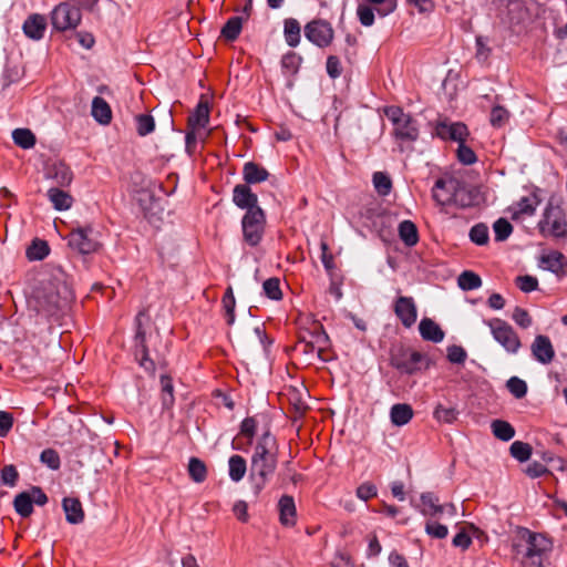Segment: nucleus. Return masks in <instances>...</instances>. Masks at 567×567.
<instances>
[{
    "label": "nucleus",
    "mask_w": 567,
    "mask_h": 567,
    "mask_svg": "<svg viewBox=\"0 0 567 567\" xmlns=\"http://www.w3.org/2000/svg\"><path fill=\"white\" fill-rule=\"evenodd\" d=\"M92 116L100 124L106 125L112 120V111L107 102L100 96H95L92 101Z\"/></svg>",
    "instance_id": "bb28decb"
},
{
    "label": "nucleus",
    "mask_w": 567,
    "mask_h": 567,
    "mask_svg": "<svg viewBox=\"0 0 567 567\" xmlns=\"http://www.w3.org/2000/svg\"><path fill=\"white\" fill-rule=\"evenodd\" d=\"M235 305L236 300L233 293L231 287H228L223 297V307L225 309L226 320L228 324H233L235 321Z\"/></svg>",
    "instance_id": "8fccbe9b"
},
{
    "label": "nucleus",
    "mask_w": 567,
    "mask_h": 567,
    "mask_svg": "<svg viewBox=\"0 0 567 567\" xmlns=\"http://www.w3.org/2000/svg\"><path fill=\"white\" fill-rule=\"evenodd\" d=\"M516 286L523 291V292H532L537 289L538 287V280L536 277L525 275V276H518L516 278Z\"/></svg>",
    "instance_id": "052dcab7"
},
{
    "label": "nucleus",
    "mask_w": 567,
    "mask_h": 567,
    "mask_svg": "<svg viewBox=\"0 0 567 567\" xmlns=\"http://www.w3.org/2000/svg\"><path fill=\"white\" fill-rule=\"evenodd\" d=\"M551 548L553 544L547 537L525 527L517 529L512 544L513 553L523 567H546L544 563Z\"/></svg>",
    "instance_id": "7ed1b4c3"
},
{
    "label": "nucleus",
    "mask_w": 567,
    "mask_h": 567,
    "mask_svg": "<svg viewBox=\"0 0 567 567\" xmlns=\"http://www.w3.org/2000/svg\"><path fill=\"white\" fill-rule=\"evenodd\" d=\"M425 532L433 538L443 539L447 536L449 529L445 525L429 520L425 524Z\"/></svg>",
    "instance_id": "bf43d9fd"
},
{
    "label": "nucleus",
    "mask_w": 567,
    "mask_h": 567,
    "mask_svg": "<svg viewBox=\"0 0 567 567\" xmlns=\"http://www.w3.org/2000/svg\"><path fill=\"white\" fill-rule=\"evenodd\" d=\"M462 193L458 181L453 177L439 178L432 189L433 199L442 206L451 203L460 204L462 207L470 206L471 199L460 198Z\"/></svg>",
    "instance_id": "423d86ee"
},
{
    "label": "nucleus",
    "mask_w": 567,
    "mask_h": 567,
    "mask_svg": "<svg viewBox=\"0 0 567 567\" xmlns=\"http://www.w3.org/2000/svg\"><path fill=\"white\" fill-rule=\"evenodd\" d=\"M511 455L519 462H526L532 455V447L528 443L522 441H515L512 443Z\"/></svg>",
    "instance_id": "de8ad7c7"
},
{
    "label": "nucleus",
    "mask_w": 567,
    "mask_h": 567,
    "mask_svg": "<svg viewBox=\"0 0 567 567\" xmlns=\"http://www.w3.org/2000/svg\"><path fill=\"white\" fill-rule=\"evenodd\" d=\"M285 39L289 47L295 48L300 42V24L296 19L289 18L285 20Z\"/></svg>",
    "instance_id": "e433bc0d"
},
{
    "label": "nucleus",
    "mask_w": 567,
    "mask_h": 567,
    "mask_svg": "<svg viewBox=\"0 0 567 567\" xmlns=\"http://www.w3.org/2000/svg\"><path fill=\"white\" fill-rule=\"evenodd\" d=\"M209 113L208 101L202 99L187 118V128L197 131L206 128L209 123Z\"/></svg>",
    "instance_id": "a211bd4d"
},
{
    "label": "nucleus",
    "mask_w": 567,
    "mask_h": 567,
    "mask_svg": "<svg viewBox=\"0 0 567 567\" xmlns=\"http://www.w3.org/2000/svg\"><path fill=\"white\" fill-rule=\"evenodd\" d=\"M357 496L362 501H369L377 496V487L372 483H363L357 488Z\"/></svg>",
    "instance_id": "774afa93"
},
{
    "label": "nucleus",
    "mask_w": 567,
    "mask_h": 567,
    "mask_svg": "<svg viewBox=\"0 0 567 567\" xmlns=\"http://www.w3.org/2000/svg\"><path fill=\"white\" fill-rule=\"evenodd\" d=\"M69 246L83 255L95 252L100 243L93 236L92 227H79L72 229L69 235Z\"/></svg>",
    "instance_id": "9d476101"
},
{
    "label": "nucleus",
    "mask_w": 567,
    "mask_h": 567,
    "mask_svg": "<svg viewBox=\"0 0 567 567\" xmlns=\"http://www.w3.org/2000/svg\"><path fill=\"white\" fill-rule=\"evenodd\" d=\"M229 477L234 482H239L244 478L247 472L246 460L240 455H231L228 461Z\"/></svg>",
    "instance_id": "72a5a7b5"
},
{
    "label": "nucleus",
    "mask_w": 567,
    "mask_h": 567,
    "mask_svg": "<svg viewBox=\"0 0 567 567\" xmlns=\"http://www.w3.org/2000/svg\"><path fill=\"white\" fill-rule=\"evenodd\" d=\"M311 340L301 339L299 346H303V352H317L320 354L329 344V337L322 327H317L311 334Z\"/></svg>",
    "instance_id": "412c9836"
},
{
    "label": "nucleus",
    "mask_w": 567,
    "mask_h": 567,
    "mask_svg": "<svg viewBox=\"0 0 567 567\" xmlns=\"http://www.w3.org/2000/svg\"><path fill=\"white\" fill-rule=\"evenodd\" d=\"M188 474L195 483H203L207 477V467L202 460L190 457L188 462Z\"/></svg>",
    "instance_id": "37998d69"
},
{
    "label": "nucleus",
    "mask_w": 567,
    "mask_h": 567,
    "mask_svg": "<svg viewBox=\"0 0 567 567\" xmlns=\"http://www.w3.org/2000/svg\"><path fill=\"white\" fill-rule=\"evenodd\" d=\"M413 417V409L406 403H398L391 408L390 419L396 426L408 424Z\"/></svg>",
    "instance_id": "cd10ccee"
},
{
    "label": "nucleus",
    "mask_w": 567,
    "mask_h": 567,
    "mask_svg": "<svg viewBox=\"0 0 567 567\" xmlns=\"http://www.w3.org/2000/svg\"><path fill=\"white\" fill-rule=\"evenodd\" d=\"M435 131L436 135L442 140H452L457 143L461 142L462 140H466L468 135L467 126L461 122H439Z\"/></svg>",
    "instance_id": "dca6fc26"
},
{
    "label": "nucleus",
    "mask_w": 567,
    "mask_h": 567,
    "mask_svg": "<svg viewBox=\"0 0 567 567\" xmlns=\"http://www.w3.org/2000/svg\"><path fill=\"white\" fill-rule=\"evenodd\" d=\"M81 11L79 8L68 2L58 4L51 13V23L56 31H66L75 29L81 22Z\"/></svg>",
    "instance_id": "1a4fd4ad"
},
{
    "label": "nucleus",
    "mask_w": 567,
    "mask_h": 567,
    "mask_svg": "<svg viewBox=\"0 0 567 567\" xmlns=\"http://www.w3.org/2000/svg\"><path fill=\"white\" fill-rule=\"evenodd\" d=\"M302 58L293 52L289 51L281 58V69L282 72L287 75H295L298 73L299 68L301 65Z\"/></svg>",
    "instance_id": "4c0bfd02"
},
{
    "label": "nucleus",
    "mask_w": 567,
    "mask_h": 567,
    "mask_svg": "<svg viewBox=\"0 0 567 567\" xmlns=\"http://www.w3.org/2000/svg\"><path fill=\"white\" fill-rule=\"evenodd\" d=\"M421 513L424 516L435 517L442 514V504L439 497L427 492L421 495Z\"/></svg>",
    "instance_id": "c85d7f7f"
},
{
    "label": "nucleus",
    "mask_w": 567,
    "mask_h": 567,
    "mask_svg": "<svg viewBox=\"0 0 567 567\" xmlns=\"http://www.w3.org/2000/svg\"><path fill=\"white\" fill-rule=\"evenodd\" d=\"M244 18L239 16L231 17L221 28L220 34L226 41H235L243 29Z\"/></svg>",
    "instance_id": "473e14b6"
},
{
    "label": "nucleus",
    "mask_w": 567,
    "mask_h": 567,
    "mask_svg": "<svg viewBox=\"0 0 567 567\" xmlns=\"http://www.w3.org/2000/svg\"><path fill=\"white\" fill-rule=\"evenodd\" d=\"M62 506L65 513V518L70 524H80L84 519V512L82 504L78 498L64 497Z\"/></svg>",
    "instance_id": "b1692460"
},
{
    "label": "nucleus",
    "mask_w": 567,
    "mask_h": 567,
    "mask_svg": "<svg viewBox=\"0 0 567 567\" xmlns=\"http://www.w3.org/2000/svg\"><path fill=\"white\" fill-rule=\"evenodd\" d=\"M73 300L71 288L63 281H50L39 289L30 301L32 308L48 319L58 320Z\"/></svg>",
    "instance_id": "f03ea898"
},
{
    "label": "nucleus",
    "mask_w": 567,
    "mask_h": 567,
    "mask_svg": "<svg viewBox=\"0 0 567 567\" xmlns=\"http://www.w3.org/2000/svg\"><path fill=\"white\" fill-rule=\"evenodd\" d=\"M538 227L545 236L567 238V217L563 208L561 197L550 196Z\"/></svg>",
    "instance_id": "20e7f679"
},
{
    "label": "nucleus",
    "mask_w": 567,
    "mask_h": 567,
    "mask_svg": "<svg viewBox=\"0 0 567 567\" xmlns=\"http://www.w3.org/2000/svg\"><path fill=\"white\" fill-rule=\"evenodd\" d=\"M421 337L434 343L441 342L444 339V331L441 327L430 318H423L419 324Z\"/></svg>",
    "instance_id": "4be33fe9"
},
{
    "label": "nucleus",
    "mask_w": 567,
    "mask_h": 567,
    "mask_svg": "<svg viewBox=\"0 0 567 567\" xmlns=\"http://www.w3.org/2000/svg\"><path fill=\"white\" fill-rule=\"evenodd\" d=\"M357 12L361 24H363L364 27H370L373 24L374 13L370 7L360 4L358 7Z\"/></svg>",
    "instance_id": "69168bd1"
},
{
    "label": "nucleus",
    "mask_w": 567,
    "mask_h": 567,
    "mask_svg": "<svg viewBox=\"0 0 567 567\" xmlns=\"http://www.w3.org/2000/svg\"><path fill=\"white\" fill-rule=\"evenodd\" d=\"M256 429L257 421L255 420V417H246L243 420L240 424V434L247 436L249 441H251L256 434Z\"/></svg>",
    "instance_id": "338daca9"
},
{
    "label": "nucleus",
    "mask_w": 567,
    "mask_h": 567,
    "mask_svg": "<svg viewBox=\"0 0 567 567\" xmlns=\"http://www.w3.org/2000/svg\"><path fill=\"white\" fill-rule=\"evenodd\" d=\"M457 416L458 411L454 406H445L442 403H437L433 411V417L440 423L452 424Z\"/></svg>",
    "instance_id": "a19ab883"
},
{
    "label": "nucleus",
    "mask_w": 567,
    "mask_h": 567,
    "mask_svg": "<svg viewBox=\"0 0 567 567\" xmlns=\"http://www.w3.org/2000/svg\"><path fill=\"white\" fill-rule=\"evenodd\" d=\"M136 131L140 136H146L155 130V121L152 115L140 114L136 116Z\"/></svg>",
    "instance_id": "3c124183"
},
{
    "label": "nucleus",
    "mask_w": 567,
    "mask_h": 567,
    "mask_svg": "<svg viewBox=\"0 0 567 567\" xmlns=\"http://www.w3.org/2000/svg\"><path fill=\"white\" fill-rule=\"evenodd\" d=\"M466 351L461 346H451L447 349V359L452 363H463L466 360Z\"/></svg>",
    "instance_id": "e2e57ef3"
},
{
    "label": "nucleus",
    "mask_w": 567,
    "mask_h": 567,
    "mask_svg": "<svg viewBox=\"0 0 567 567\" xmlns=\"http://www.w3.org/2000/svg\"><path fill=\"white\" fill-rule=\"evenodd\" d=\"M430 363L426 354L409 348H401L391 357L392 367L405 374H414L422 369H427Z\"/></svg>",
    "instance_id": "39448f33"
},
{
    "label": "nucleus",
    "mask_w": 567,
    "mask_h": 567,
    "mask_svg": "<svg viewBox=\"0 0 567 567\" xmlns=\"http://www.w3.org/2000/svg\"><path fill=\"white\" fill-rule=\"evenodd\" d=\"M399 236L408 247H413L419 241L417 228L411 220H403L400 223Z\"/></svg>",
    "instance_id": "2f4dec72"
},
{
    "label": "nucleus",
    "mask_w": 567,
    "mask_h": 567,
    "mask_svg": "<svg viewBox=\"0 0 567 567\" xmlns=\"http://www.w3.org/2000/svg\"><path fill=\"white\" fill-rule=\"evenodd\" d=\"M466 140L458 142L457 158L464 165H472L477 161L474 151L465 144Z\"/></svg>",
    "instance_id": "4d7b16f0"
},
{
    "label": "nucleus",
    "mask_w": 567,
    "mask_h": 567,
    "mask_svg": "<svg viewBox=\"0 0 567 567\" xmlns=\"http://www.w3.org/2000/svg\"><path fill=\"white\" fill-rule=\"evenodd\" d=\"M266 225V216L261 208H255L246 212L241 220L244 241L255 247L264 236Z\"/></svg>",
    "instance_id": "6e6552de"
},
{
    "label": "nucleus",
    "mask_w": 567,
    "mask_h": 567,
    "mask_svg": "<svg viewBox=\"0 0 567 567\" xmlns=\"http://www.w3.org/2000/svg\"><path fill=\"white\" fill-rule=\"evenodd\" d=\"M393 134L396 140L402 142H414L419 137V128L415 120L409 115L406 118H401V122L394 125Z\"/></svg>",
    "instance_id": "aec40b11"
},
{
    "label": "nucleus",
    "mask_w": 567,
    "mask_h": 567,
    "mask_svg": "<svg viewBox=\"0 0 567 567\" xmlns=\"http://www.w3.org/2000/svg\"><path fill=\"white\" fill-rule=\"evenodd\" d=\"M506 386L516 399H522L527 393L526 382L518 377L509 378L506 382Z\"/></svg>",
    "instance_id": "864d4df0"
},
{
    "label": "nucleus",
    "mask_w": 567,
    "mask_h": 567,
    "mask_svg": "<svg viewBox=\"0 0 567 567\" xmlns=\"http://www.w3.org/2000/svg\"><path fill=\"white\" fill-rule=\"evenodd\" d=\"M49 252L50 247L47 241L34 239L28 247L25 254L29 260H42L49 255Z\"/></svg>",
    "instance_id": "79ce46f5"
},
{
    "label": "nucleus",
    "mask_w": 567,
    "mask_h": 567,
    "mask_svg": "<svg viewBox=\"0 0 567 567\" xmlns=\"http://www.w3.org/2000/svg\"><path fill=\"white\" fill-rule=\"evenodd\" d=\"M48 175L60 186H69L73 179L70 167L62 162L54 163L49 168Z\"/></svg>",
    "instance_id": "a878e982"
},
{
    "label": "nucleus",
    "mask_w": 567,
    "mask_h": 567,
    "mask_svg": "<svg viewBox=\"0 0 567 567\" xmlns=\"http://www.w3.org/2000/svg\"><path fill=\"white\" fill-rule=\"evenodd\" d=\"M539 267L561 278L567 275V258L560 251L551 250L542 255Z\"/></svg>",
    "instance_id": "2eb2a0df"
},
{
    "label": "nucleus",
    "mask_w": 567,
    "mask_h": 567,
    "mask_svg": "<svg viewBox=\"0 0 567 567\" xmlns=\"http://www.w3.org/2000/svg\"><path fill=\"white\" fill-rule=\"evenodd\" d=\"M12 140L16 145L23 150L32 148L35 145V135L29 128H16L12 132Z\"/></svg>",
    "instance_id": "58836bf2"
},
{
    "label": "nucleus",
    "mask_w": 567,
    "mask_h": 567,
    "mask_svg": "<svg viewBox=\"0 0 567 567\" xmlns=\"http://www.w3.org/2000/svg\"><path fill=\"white\" fill-rule=\"evenodd\" d=\"M47 29V19L40 13L29 16L23 22L22 30L24 34L32 40H40Z\"/></svg>",
    "instance_id": "6ab92c4d"
},
{
    "label": "nucleus",
    "mask_w": 567,
    "mask_h": 567,
    "mask_svg": "<svg viewBox=\"0 0 567 567\" xmlns=\"http://www.w3.org/2000/svg\"><path fill=\"white\" fill-rule=\"evenodd\" d=\"M470 239L478 246L486 245L489 239L488 227L483 223L474 225L470 230Z\"/></svg>",
    "instance_id": "49530a36"
},
{
    "label": "nucleus",
    "mask_w": 567,
    "mask_h": 567,
    "mask_svg": "<svg viewBox=\"0 0 567 567\" xmlns=\"http://www.w3.org/2000/svg\"><path fill=\"white\" fill-rule=\"evenodd\" d=\"M494 340L509 354L518 353L522 348L520 339L513 327L506 321L495 318L486 321Z\"/></svg>",
    "instance_id": "0eeeda50"
},
{
    "label": "nucleus",
    "mask_w": 567,
    "mask_h": 567,
    "mask_svg": "<svg viewBox=\"0 0 567 567\" xmlns=\"http://www.w3.org/2000/svg\"><path fill=\"white\" fill-rule=\"evenodd\" d=\"M512 319L517 326H519L523 329L529 328L533 322L528 311L519 307H516L514 309Z\"/></svg>",
    "instance_id": "680f3d73"
},
{
    "label": "nucleus",
    "mask_w": 567,
    "mask_h": 567,
    "mask_svg": "<svg viewBox=\"0 0 567 567\" xmlns=\"http://www.w3.org/2000/svg\"><path fill=\"white\" fill-rule=\"evenodd\" d=\"M40 461L51 470H58L61 465L60 456L53 449H45L41 452Z\"/></svg>",
    "instance_id": "13d9d810"
},
{
    "label": "nucleus",
    "mask_w": 567,
    "mask_h": 567,
    "mask_svg": "<svg viewBox=\"0 0 567 567\" xmlns=\"http://www.w3.org/2000/svg\"><path fill=\"white\" fill-rule=\"evenodd\" d=\"M146 317V310H141L136 318H135V326H136V332H135V342H136V357L140 358V364L143 367L146 371L153 372L155 369V364L153 360L148 357V349L146 346V337L145 331L143 329V321L142 319Z\"/></svg>",
    "instance_id": "9b49d317"
},
{
    "label": "nucleus",
    "mask_w": 567,
    "mask_h": 567,
    "mask_svg": "<svg viewBox=\"0 0 567 567\" xmlns=\"http://www.w3.org/2000/svg\"><path fill=\"white\" fill-rule=\"evenodd\" d=\"M279 518L281 524L292 526L296 522V506L293 498L288 495L281 496L278 503Z\"/></svg>",
    "instance_id": "393cba45"
},
{
    "label": "nucleus",
    "mask_w": 567,
    "mask_h": 567,
    "mask_svg": "<svg viewBox=\"0 0 567 567\" xmlns=\"http://www.w3.org/2000/svg\"><path fill=\"white\" fill-rule=\"evenodd\" d=\"M2 484L14 487L19 481V472L13 464L4 465L0 475Z\"/></svg>",
    "instance_id": "5fc2aeb1"
},
{
    "label": "nucleus",
    "mask_w": 567,
    "mask_h": 567,
    "mask_svg": "<svg viewBox=\"0 0 567 567\" xmlns=\"http://www.w3.org/2000/svg\"><path fill=\"white\" fill-rule=\"evenodd\" d=\"M161 383V400L164 410H168L174 405V385L173 380L167 374H162L159 379Z\"/></svg>",
    "instance_id": "7c9ffc66"
},
{
    "label": "nucleus",
    "mask_w": 567,
    "mask_h": 567,
    "mask_svg": "<svg viewBox=\"0 0 567 567\" xmlns=\"http://www.w3.org/2000/svg\"><path fill=\"white\" fill-rule=\"evenodd\" d=\"M530 351L533 358L542 364H549L555 358V349L553 343L550 339L544 334H538L535 337L530 344Z\"/></svg>",
    "instance_id": "4468645a"
},
{
    "label": "nucleus",
    "mask_w": 567,
    "mask_h": 567,
    "mask_svg": "<svg viewBox=\"0 0 567 567\" xmlns=\"http://www.w3.org/2000/svg\"><path fill=\"white\" fill-rule=\"evenodd\" d=\"M262 289H264L265 295L269 299H272L276 301L281 300L282 292L280 289V281L278 278L272 277V278L267 279L262 285Z\"/></svg>",
    "instance_id": "603ef678"
},
{
    "label": "nucleus",
    "mask_w": 567,
    "mask_h": 567,
    "mask_svg": "<svg viewBox=\"0 0 567 567\" xmlns=\"http://www.w3.org/2000/svg\"><path fill=\"white\" fill-rule=\"evenodd\" d=\"M233 202L234 204L241 208L250 212L255 208H260L258 206V197L250 187L246 184H238L233 189Z\"/></svg>",
    "instance_id": "f3484780"
},
{
    "label": "nucleus",
    "mask_w": 567,
    "mask_h": 567,
    "mask_svg": "<svg viewBox=\"0 0 567 567\" xmlns=\"http://www.w3.org/2000/svg\"><path fill=\"white\" fill-rule=\"evenodd\" d=\"M492 432L495 437L507 442L515 436V429L506 421L494 420L491 424Z\"/></svg>",
    "instance_id": "ea45409f"
},
{
    "label": "nucleus",
    "mask_w": 567,
    "mask_h": 567,
    "mask_svg": "<svg viewBox=\"0 0 567 567\" xmlns=\"http://www.w3.org/2000/svg\"><path fill=\"white\" fill-rule=\"evenodd\" d=\"M373 185L375 190L382 196L390 194L392 189L391 178L383 172H375L373 174Z\"/></svg>",
    "instance_id": "a18cd8bd"
},
{
    "label": "nucleus",
    "mask_w": 567,
    "mask_h": 567,
    "mask_svg": "<svg viewBox=\"0 0 567 567\" xmlns=\"http://www.w3.org/2000/svg\"><path fill=\"white\" fill-rule=\"evenodd\" d=\"M326 66H327V73L332 79L339 78L342 73L340 60L336 55L328 56Z\"/></svg>",
    "instance_id": "0e129e2a"
},
{
    "label": "nucleus",
    "mask_w": 567,
    "mask_h": 567,
    "mask_svg": "<svg viewBox=\"0 0 567 567\" xmlns=\"http://www.w3.org/2000/svg\"><path fill=\"white\" fill-rule=\"evenodd\" d=\"M509 118V112L501 106L496 105L491 111L489 122L494 127L504 126Z\"/></svg>",
    "instance_id": "6e6d98bb"
},
{
    "label": "nucleus",
    "mask_w": 567,
    "mask_h": 567,
    "mask_svg": "<svg viewBox=\"0 0 567 567\" xmlns=\"http://www.w3.org/2000/svg\"><path fill=\"white\" fill-rule=\"evenodd\" d=\"M306 38L316 45L323 48L331 43L333 30L329 22L315 20L305 28Z\"/></svg>",
    "instance_id": "f8f14e48"
},
{
    "label": "nucleus",
    "mask_w": 567,
    "mask_h": 567,
    "mask_svg": "<svg viewBox=\"0 0 567 567\" xmlns=\"http://www.w3.org/2000/svg\"><path fill=\"white\" fill-rule=\"evenodd\" d=\"M13 507L21 517H29L33 513L32 497L28 492L19 493L13 499Z\"/></svg>",
    "instance_id": "c9c22d12"
},
{
    "label": "nucleus",
    "mask_w": 567,
    "mask_h": 567,
    "mask_svg": "<svg viewBox=\"0 0 567 567\" xmlns=\"http://www.w3.org/2000/svg\"><path fill=\"white\" fill-rule=\"evenodd\" d=\"M538 204H539V200L536 195H529V196L522 197L516 203L513 217H516L517 215L532 216L535 213Z\"/></svg>",
    "instance_id": "f704fd0d"
},
{
    "label": "nucleus",
    "mask_w": 567,
    "mask_h": 567,
    "mask_svg": "<svg viewBox=\"0 0 567 567\" xmlns=\"http://www.w3.org/2000/svg\"><path fill=\"white\" fill-rule=\"evenodd\" d=\"M48 197L56 210H66L73 203L72 196L58 187H51Z\"/></svg>",
    "instance_id": "c756f323"
},
{
    "label": "nucleus",
    "mask_w": 567,
    "mask_h": 567,
    "mask_svg": "<svg viewBox=\"0 0 567 567\" xmlns=\"http://www.w3.org/2000/svg\"><path fill=\"white\" fill-rule=\"evenodd\" d=\"M493 229H494L495 240L504 241L511 236V234L513 231V226L507 219L498 218L494 223Z\"/></svg>",
    "instance_id": "09e8293b"
},
{
    "label": "nucleus",
    "mask_w": 567,
    "mask_h": 567,
    "mask_svg": "<svg viewBox=\"0 0 567 567\" xmlns=\"http://www.w3.org/2000/svg\"><path fill=\"white\" fill-rule=\"evenodd\" d=\"M393 311L405 328H411L417 319V308L412 297H398L393 305Z\"/></svg>",
    "instance_id": "ddd939ff"
},
{
    "label": "nucleus",
    "mask_w": 567,
    "mask_h": 567,
    "mask_svg": "<svg viewBox=\"0 0 567 567\" xmlns=\"http://www.w3.org/2000/svg\"><path fill=\"white\" fill-rule=\"evenodd\" d=\"M457 284L462 290L468 291L478 289L482 286V279L477 274L465 270L458 276Z\"/></svg>",
    "instance_id": "c03bdc74"
},
{
    "label": "nucleus",
    "mask_w": 567,
    "mask_h": 567,
    "mask_svg": "<svg viewBox=\"0 0 567 567\" xmlns=\"http://www.w3.org/2000/svg\"><path fill=\"white\" fill-rule=\"evenodd\" d=\"M277 439L266 431L254 447L249 476L256 493L261 492L274 477L278 465Z\"/></svg>",
    "instance_id": "f257e3e1"
},
{
    "label": "nucleus",
    "mask_w": 567,
    "mask_h": 567,
    "mask_svg": "<svg viewBox=\"0 0 567 567\" xmlns=\"http://www.w3.org/2000/svg\"><path fill=\"white\" fill-rule=\"evenodd\" d=\"M246 185L265 182L269 177L268 171L255 162H247L243 167Z\"/></svg>",
    "instance_id": "5701e85b"
}]
</instances>
